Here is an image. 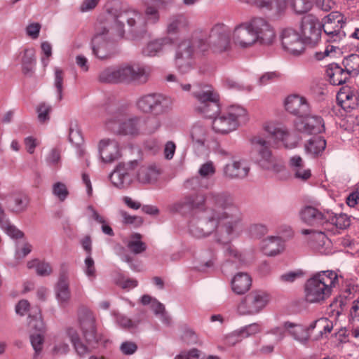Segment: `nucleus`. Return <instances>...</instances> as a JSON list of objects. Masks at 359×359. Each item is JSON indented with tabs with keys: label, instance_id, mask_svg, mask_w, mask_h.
Segmentation results:
<instances>
[{
	"label": "nucleus",
	"instance_id": "f257e3e1",
	"mask_svg": "<svg viewBox=\"0 0 359 359\" xmlns=\"http://www.w3.org/2000/svg\"><path fill=\"white\" fill-rule=\"evenodd\" d=\"M210 207L193 219L189 224L191 233L201 238L215 230L231 235L242 221L243 215L235 203L233 197L227 191H210L208 194Z\"/></svg>",
	"mask_w": 359,
	"mask_h": 359
},
{
	"label": "nucleus",
	"instance_id": "f03ea898",
	"mask_svg": "<svg viewBox=\"0 0 359 359\" xmlns=\"http://www.w3.org/2000/svg\"><path fill=\"white\" fill-rule=\"evenodd\" d=\"M193 95L198 102L195 107L196 111L204 117L213 118L212 129L216 133H229L248 120L246 110L238 105H232L218 115L219 97L210 86L198 85L193 91Z\"/></svg>",
	"mask_w": 359,
	"mask_h": 359
},
{
	"label": "nucleus",
	"instance_id": "7ed1b4c3",
	"mask_svg": "<svg viewBox=\"0 0 359 359\" xmlns=\"http://www.w3.org/2000/svg\"><path fill=\"white\" fill-rule=\"evenodd\" d=\"M80 329L83 337L86 343L84 344L76 331L73 327L66 330L67 336L72 342L74 350L80 358H84L95 348L100 340V337L97 333L95 318L93 313L88 311H83L79 316Z\"/></svg>",
	"mask_w": 359,
	"mask_h": 359
},
{
	"label": "nucleus",
	"instance_id": "20e7f679",
	"mask_svg": "<svg viewBox=\"0 0 359 359\" xmlns=\"http://www.w3.org/2000/svg\"><path fill=\"white\" fill-rule=\"evenodd\" d=\"M149 67L134 65L110 66L102 69L98 75V81L104 83H146L150 76Z\"/></svg>",
	"mask_w": 359,
	"mask_h": 359
},
{
	"label": "nucleus",
	"instance_id": "39448f33",
	"mask_svg": "<svg viewBox=\"0 0 359 359\" xmlns=\"http://www.w3.org/2000/svg\"><path fill=\"white\" fill-rule=\"evenodd\" d=\"M338 283L334 271H323L313 275L305 284V297L309 303H323L328 299Z\"/></svg>",
	"mask_w": 359,
	"mask_h": 359
},
{
	"label": "nucleus",
	"instance_id": "423d86ee",
	"mask_svg": "<svg viewBox=\"0 0 359 359\" xmlns=\"http://www.w3.org/2000/svg\"><path fill=\"white\" fill-rule=\"evenodd\" d=\"M201 52L208 50V45L197 33L190 37L181 40L177 45L174 62L177 69L182 74L189 72L194 67L196 50Z\"/></svg>",
	"mask_w": 359,
	"mask_h": 359
},
{
	"label": "nucleus",
	"instance_id": "0eeeda50",
	"mask_svg": "<svg viewBox=\"0 0 359 359\" xmlns=\"http://www.w3.org/2000/svg\"><path fill=\"white\" fill-rule=\"evenodd\" d=\"M253 151L255 154L256 163L263 169L276 172L283 169L281 162L276 160L270 149V142L262 135H256L250 139Z\"/></svg>",
	"mask_w": 359,
	"mask_h": 359
},
{
	"label": "nucleus",
	"instance_id": "6e6552de",
	"mask_svg": "<svg viewBox=\"0 0 359 359\" xmlns=\"http://www.w3.org/2000/svg\"><path fill=\"white\" fill-rule=\"evenodd\" d=\"M109 28L105 25L97 26L91 41L93 55L100 60L111 57L116 53V45L108 38Z\"/></svg>",
	"mask_w": 359,
	"mask_h": 359
},
{
	"label": "nucleus",
	"instance_id": "1a4fd4ad",
	"mask_svg": "<svg viewBox=\"0 0 359 359\" xmlns=\"http://www.w3.org/2000/svg\"><path fill=\"white\" fill-rule=\"evenodd\" d=\"M171 104L170 98L157 93L145 95L137 102V107L141 111L155 115L166 112L170 109Z\"/></svg>",
	"mask_w": 359,
	"mask_h": 359
},
{
	"label": "nucleus",
	"instance_id": "9d476101",
	"mask_svg": "<svg viewBox=\"0 0 359 359\" xmlns=\"http://www.w3.org/2000/svg\"><path fill=\"white\" fill-rule=\"evenodd\" d=\"M339 12H332L323 18L322 29L326 36V41L338 43L344 39L346 34L342 30L345 22Z\"/></svg>",
	"mask_w": 359,
	"mask_h": 359
},
{
	"label": "nucleus",
	"instance_id": "9b49d317",
	"mask_svg": "<svg viewBox=\"0 0 359 359\" xmlns=\"http://www.w3.org/2000/svg\"><path fill=\"white\" fill-rule=\"evenodd\" d=\"M198 35L204 39L208 45V49L210 48L215 53H221L227 50L230 47V33L224 25H215L212 28L208 39L202 34H198Z\"/></svg>",
	"mask_w": 359,
	"mask_h": 359
},
{
	"label": "nucleus",
	"instance_id": "f8f14e48",
	"mask_svg": "<svg viewBox=\"0 0 359 359\" xmlns=\"http://www.w3.org/2000/svg\"><path fill=\"white\" fill-rule=\"evenodd\" d=\"M322 22L312 15L308 14L302 18L300 24L301 36L305 44L314 46L321 38Z\"/></svg>",
	"mask_w": 359,
	"mask_h": 359
},
{
	"label": "nucleus",
	"instance_id": "ddd939ff",
	"mask_svg": "<svg viewBox=\"0 0 359 359\" xmlns=\"http://www.w3.org/2000/svg\"><path fill=\"white\" fill-rule=\"evenodd\" d=\"M269 301V295L263 291H252L247 294L238 306L241 315H254L262 311Z\"/></svg>",
	"mask_w": 359,
	"mask_h": 359
},
{
	"label": "nucleus",
	"instance_id": "4468645a",
	"mask_svg": "<svg viewBox=\"0 0 359 359\" xmlns=\"http://www.w3.org/2000/svg\"><path fill=\"white\" fill-rule=\"evenodd\" d=\"M121 113L112 116L106 121L107 128L114 133L123 135H135L139 133L140 119L137 117L122 121Z\"/></svg>",
	"mask_w": 359,
	"mask_h": 359
},
{
	"label": "nucleus",
	"instance_id": "2eb2a0df",
	"mask_svg": "<svg viewBox=\"0 0 359 359\" xmlns=\"http://www.w3.org/2000/svg\"><path fill=\"white\" fill-rule=\"evenodd\" d=\"M256 42L271 45L275 40L276 32L273 27L262 18H254L249 21Z\"/></svg>",
	"mask_w": 359,
	"mask_h": 359
},
{
	"label": "nucleus",
	"instance_id": "dca6fc26",
	"mask_svg": "<svg viewBox=\"0 0 359 359\" xmlns=\"http://www.w3.org/2000/svg\"><path fill=\"white\" fill-rule=\"evenodd\" d=\"M283 49L293 55H299L304 50V42L301 35L294 29L287 28L280 34Z\"/></svg>",
	"mask_w": 359,
	"mask_h": 359
},
{
	"label": "nucleus",
	"instance_id": "f3484780",
	"mask_svg": "<svg viewBox=\"0 0 359 359\" xmlns=\"http://www.w3.org/2000/svg\"><path fill=\"white\" fill-rule=\"evenodd\" d=\"M137 162L135 161L127 163H120L118 164L109 176L113 184L119 189L129 187L133 182L132 172L134 170V165H137Z\"/></svg>",
	"mask_w": 359,
	"mask_h": 359
},
{
	"label": "nucleus",
	"instance_id": "a211bd4d",
	"mask_svg": "<svg viewBox=\"0 0 359 359\" xmlns=\"http://www.w3.org/2000/svg\"><path fill=\"white\" fill-rule=\"evenodd\" d=\"M264 128L271 138L282 142L285 148L292 149L297 147L299 142L298 137L291 133L286 126L268 123L264 126Z\"/></svg>",
	"mask_w": 359,
	"mask_h": 359
},
{
	"label": "nucleus",
	"instance_id": "6ab92c4d",
	"mask_svg": "<svg viewBox=\"0 0 359 359\" xmlns=\"http://www.w3.org/2000/svg\"><path fill=\"white\" fill-rule=\"evenodd\" d=\"M296 129L306 134H317L325 130L324 121L319 116H304L302 118H297L294 121Z\"/></svg>",
	"mask_w": 359,
	"mask_h": 359
},
{
	"label": "nucleus",
	"instance_id": "aec40b11",
	"mask_svg": "<svg viewBox=\"0 0 359 359\" xmlns=\"http://www.w3.org/2000/svg\"><path fill=\"white\" fill-rule=\"evenodd\" d=\"M285 109L290 114L302 118L309 114V104L304 97L291 95L285 100Z\"/></svg>",
	"mask_w": 359,
	"mask_h": 359
},
{
	"label": "nucleus",
	"instance_id": "412c9836",
	"mask_svg": "<svg viewBox=\"0 0 359 359\" xmlns=\"http://www.w3.org/2000/svg\"><path fill=\"white\" fill-rule=\"evenodd\" d=\"M233 40L236 45L241 48H248L256 43L249 22L236 27L233 32Z\"/></svg>",
	"mask_w": 359,
	"mask_h": 359
},
{
	"label": "nucleus",
	"instance_id": "4be33fe9",
	"mask_svg": "<svg viewBox=\"0 0 359 359\" xmlns=\"http://www.w3.org/2000/svg\"><path fill=\"white\" fill-rule=\"evenodd\" d=\"M250 172V167L243 161H233L222 169L223 177L227 180H242Z\"/></svg>",
	"mask_w": 359,
	"mask_h": 359
},
{
	"label": "nucleus",
	"instance_id": "5701e85b",
	"mask_svg": "<svg viewBox=\"0 0 359 359\" xmlns=\"http://www.w3.org/2000/svg\"><path fill=\"white\" fill-rule=\"evenodd\" d=\"M203 196L192 194L170 205L169 210L172 212H186L199 208L204 203Z\"/></svg>",
	"mask_w": 359,
	"mask_h": 359
},
{
	"label": "nucleus",
	"instance_id": "b1692460",
	"mask_svg": "<svg viewBox=\"0 0 359 359\" xmlns=\"http://www.w3.org/2000/svg\"><path fill=\"white\" fill-rule=\"evenodd\" d=\"M99 152L104 162L111 163L119 157L118 144L114 140H101L99 142Z\"/></svg>",
	"mask_w": 359,
	"mask_h": 359
},
{
	"label": "nucleus",
	"instance_id": "393cba45",
	"mask_svg": "<svg viewBox=\"0 0 359 359\" xmlns=\"http://www.w3.org/2000/svg\"><path fill=\"white\" fill-rule=\"evenodd\" d=\"M30 204V198L25 192L18 191L12 194L7 202V208L13 214L25 212Z\"/></svg>",
	"mask_w": 359,
	"mask_h": 359
},
{
	"label": "nucleus",
	"instance_id": "a878e982",
	"mask_svg": "<svg viewBox=\"0 0 359 359\" xmlns=\"http://www.w3.org/2000/svg\"><path fill=\"white\" fill-rule=\"evenodd\" d=\"M327 211L322 212L312 206H306L299 212L302 222L311 225L318 226L326 223Z\"/></svg>",
	"mask_w": 359,
	"mask_h": 359
},
{
	"label": "nucleus",
	"instance_id": "bb28decb",
	"mask_svg": "<svg viewBox=\"0 0 359 359\" xmlns=\"http://www.w3.org/2000/svg\"><path fill=\"white\" fill-rule=\"evenodd\" d=\"M56 298L60 304H66L70 299L69 276L65 269L60 270L57 283L55 287Z\"/></svg>",
	"mask_w": 359,
	"mask_h": 359
},
{
	"label": "nucleus",
	"instance_id": "cd10ccee",
	"mask_svg": "<svg viewBox=\"0 0 359 359\" xmlns=\"http://www.w3.org/2000/svg\"><path fill=\"white\" fill-rule=\"evenodd\" d=\"M141 20V15L138 12L127 11L120 13L116 19V38L121 39L124 36L123 26L126 22L130 27H133L136 22Z\"/></svg>",
	"mask_w": 359,
	"mask_h": 359
},
{
	"label": "nucleus",
	"instance_id": "c85d7f7f",
	"mask_svg": "<svg viewBox=\"0 0 359 359\" xmlns=\"http://www.w3.org/2000/svg\"><path fill=\"white\" fill-rule=\"evenodd\" d=\"M327 76L331 84L334 86L342 85L349 79L350 74L344 67L343 69L337 63L330 64L326 69Z\"/></svg>",
	"mask_w": 359,
	"mask_h": 359
},
{
	"label": "nucleus",
	"instance_id": "c756f323",
	"mask_svg": "<svg viewBox=\"0 0 359 359\" xmlns=\"http://www.w3.org/2000/svg\"><path fill=\"white\" fill-rule=\"evenodd\" d=\"M174 40L170 36H163L149 41L142 50V53L147 56H156L162 53L165 47L172 46Z\"/></svg>",
	"mask_w": 359,
	"mask_h": 359
},
{
	"label": "nucleus",
	"instance_id": "7c9ffc66",
	"mask_svg": "<svg viewBox=\"0 0 359 359\" xmlns=\"http://www.w3.org/2000/svg\"><path fill=\"white\" fill-rule=\"evenodd\" d=\"M283 327L294 340L303 345L308 344L310 339V334L308 332V329H306V327L289 321L285 322Z\"/></svg>",
	"mask_w": 359,
	"mask_h": 359
},
{
	"label": "nucleus",
	"instance_id": "2f4dec72",
	"mask_svg": "<svg viewBox=\"0 0 359 359\" xmlns=\"http://www.w3.org/2000/svg\"><path fill=\"white\" fill-rule=\"evenodd\" d=\"M290 166L294 177L302 181H306L311 176L310 169L305 168L303 159L299 156H294L290 160Z\"/></svg>",
	"mask_w": 359,
	"mask_h": 359
},
{
	"label": "nucleus",
	"instance_id": "473e14b6",
	"mask_svg": "<svg viewBox=\"0 0 359 359\" xmlns=\"http://www.w3.org/2000/svg\"><path fill=\"white\" fill-rule=\"evenodd\" d=\"M27 325L30 330L36 333H44L46 331V325L42 319L41 309L38 306L31 308L29 316Z\"/></svg>",
	"mask_w": 359,
	"mask_h": 359
},
{
	"label": "nucleus",
	"instance_id": "72a5a7b5",
	"mask_svg": "<svg viewBox=\"0 0 359 359\" xmlns=\"http://www.w3.org/2000/svg\"><path fill=\"white\" fill-rule=\"evenodd\" d=\"M252 279L247 273H238L231 280V287L234 292L242 294L246 292L250 287Z\"/></svg>",
	"mask_w": 359,
	"mask_h": 359
},
{
	"label": "nucleus",
	"instance_id": "f704fd0d",
	"mask_svg": "<svg viewBox=\"0 0 359 359\" xmlns=\"http://www.w3.org/2000/svg\"><path fill=\"white\" fill-rule=\"evenodd\" d=\"M160 172L155 165H142L137 171V180L142 184H150L157 180Z\"/></svg>",
	"mask_w": 359,
	"mask_h": 359
},
{
	"label": "nucleus",
	"instance_id": "c9c22d12",
	"mask_svg": "<svg viewBox=\"0 0 359 359\" xmlns=\"http://www.w3.org/2000/svg\"><path fill=\"white\" fill-rule=\"evenodd\" d=\"M187 26L188 20L184 15H173L168 20L166 32L168 34H176Z\"/></svg>",
	"mask_w": 359,
	"mask_h": 359
},
{
	"label": "nucleus",
	"instance_id": "e433bc0d",
	"mask_svg": "<svg viewBox=\"0 0 359 359\" xmlns=\"http://www.w3.org/2000/svg\"><path fill=\"white\" fill-rule=\"evenodd\" d=\"M218 242H222L225 245L224 253L226 256L232 257L235 259V261L237 259L239 265H242L243 264L244 260L242 258V255L239 254L235 247L229 244V238H225L224 240L218 239ZM235 261L231 260L225 262L222 266V272L226 273L229 268L233 266V262Z\"/></svg>",
	"mask_w": 359,
	"mask_h": 359
},
{
	"label": "nucleus",
	"instance_id": "4c0bfd02",
	"mask_svg": "<svg viewBox=\"0 0 359 359\" xmlns=\"http://www.w3.org/2000/svg\"><path fill=\"white\" fill-rule=\"evenodd\" d=\"M262 250L267 256H276L283 250L282 241L279 237H268L262 241Z\"/></svg>",
	"mask_w": 359,
	"mask_h": 359
},
{
	"label": "nucleus",
	"instance_id": "58836bf2",
	"mask_svg": "<svg viewBox=\"0 0 359 359\" xmlns=\"http://www.w3.org/2000/svg\"><path fill=\"white\" fill-rule=\"evenodd\" d=\"M305 151L312 156L321 155L326 147L325 140L320 136L311 137L307 143L305 144Z\"/></svg>",
	"mask_w": 359,
	"mask_h": 359
},
{
	"label": "nucleus",
	"instance_id": "ea45409f",
	"mask_svg": "<svg viewBox=\"0 0 359 359\" xmlns=\"http://www.w3.org/2000/svg\"><path fill=\"white\" fill-rule=\"evenodd\" d=\"M69 140L77 148L78 155L79 157H83L85 155V149L81 147L83 144V138L81 132L77 128L76 123H71L69 127Z\"/></svg>",
	"mask_w": 359,
	"mask_h": 359
},
{
	"label": "nucleus",
	"instance_id": "a19ab883",
	"mask_svg": "<svg viewBox=\"0 0 359 359\" xmlns=\"http://www.w3.org/2000/svg\"><path fill=\"white\" fill-rule=\"evenodd\" d=\"M287 4L288 0H261L257 8H266L280 13L286 10Z\"/></svg>",
	"mask_w": 359,
	"mask_h": 359
},
{
	"label": "nucleus",
	"instance_id": "79ce46f5",
	"mask_svg": "<svg viewBox=\"0 0 359 359\" xmlns=\"http://www.w3.org/2000/svg\"><path fill=\"white\" fill-rule=\"evenodd\" d=\"M141 237L140 233H134L126 243L127 248L134 255L141 254L147 249V245L141 241Z\"/></svg>",
	"mask_w": 359,
	"mask_h": 359
},
{
	"label": "nucleus",
	"instance_id": "37998d69",
	"mask_svg": "<svg viewBox=\"0 0 359 359\" xmlns=\"http://www.w3.org/2000/svg\"><path fill=\"white\" fill-rule=\"evenodd\" d=\"M326 223H330L342 229L349 226L350 219L345 214L336 215L327 211Z\"/></svg>",
	"mask_w": 359,
	"mask_h": 359
},
{
	"label": "nucleus",
	"instance_id": "c03bdc74",
	"mask_svg": "<svg viewBox=\"0 0 359 359\" xmlns=\"http://www.w3.org/2000/svg\"><path fill=\"white\" fill-rule=\"evenodd\" d=\"M190 135L194 142L203 146L206 140L207 130L202 125L195 124L191 129Z\"/></svg>",
	"mask_w": 359,
	"mask_h": 359
},
{
	"label": "nucleus",
	"instance_id": "a18cd8bd",
	"mask_svg": "<svg viewBox=\"0 0 359 359\" xmlns=\"http://www.w3.org/2000/svg\"><path fill=\"white\" fill-rule=\"evenodd\" d=\"M216 258L212 252H208L201 257L199 264L196 267L200 271L208 272L215 269Z\"/></svg>",
	"mask_w": 359,
	"mask_h": 359
},
{
	"label": "nucleus",
	"instance_id": "49530a36",
	"mask_svg": "<svg viewBox=\"0 0 359 359\" xmlns=\"http://www.w3.org/2000/svg\"><path fill=\"white\" fill-rule=\"evenodd\" d=\"M0 224L1 228L10 237L16 239L24 237V233L17 229L14 225L11 224L9 220L6 218V216L0 218Z\"/></svg>",
	"mask_w": 359,
	"mask_h": 359
},
{
	"label": "nucleus",
	"instance_id": "de8ad7c7",
	"mask_svg": "<svg viewBox=\"0 0 359 359\" xmlns=\"http://www.w3.org/2000/svg\"><path fill=\"white\" fill-rule=\"evenodd\" d=\"M259 331H260L259 325L257 323H252V324L247 325L238 330L234 331L232 333V336H229L227 339H228L229 343H231L230 340L233 336L248 337L253 335L256 333L259 332ZM231 344H234L235 343L231 342Z\"/></svg>",
	"mask_w": 359,
	"mask_h": 359
},
{
	"label": "nucleus",
	"instance_id": "09e8293b",
	"mask_svg": "<svg viewBox=\"0 0 359 359\" xmlns=\"http://www.w3.org/2000/svg\"><path fill=\"white\" fill-rule=\"evenodd\" d=\"M34 63V51L31 49H26L22 59V71L25 74L32 72Z\"/></svg>",
	"mask_w": 359,
	"mask_h": 359
},
{
	"label": "nucleus",
	"instance_id": "8fccbe9b",
	"mask_svg": "<svg viewBox=\"0 0 359 359\" xmlns=\"http://www.w3.org/2000/svg\"><path fill=\"white\" fill-rule=\"evenodd\" d=\"M342 64L351 74V72H359V55L351 54L343 60Z\"/></svg>",
	"mask_w": 359,
	"mask_h": 359
},
{
	"label": "nucleus",
	"instance_id": "3c124183",
	"mask_svg": "<svg viewBox=\"0 0 359 359\" xmlns=\"http://www.w3.org/2000/svg\"><path fill=\"white\" fill-rule=\"evenodd\" d=\"M216 172V167L212 161H208L203 163L198 171L200 177L205 179L212 177Z\"/></svg>",
	"mask_w": 359,
	"mask_h": 359
},
{
	"label": "nucleus",
	"instance_id": "603ef678",
	"mask_svg": "<svg viewBox=\"0 0 359 359\" xmlns=\"http://www.w3.org/2000/svg\"><path fill=\"white\" fill-rule=\"evenodd\" d=\"M37 118L40 123H44L50 120V113L52 111L50 105L42 102L36 107Z\"/></svg>",
	"mask_w": 359,
	"mask_h": 359
},
{
	"label": "nucleus",
	"instance_id": "864d4df0",
	"mask_svg": "<svg viewBox=\"0 0 359 359\" xmlns=\"http://www.w3.org/2000/svg\"><path fill=\"white\" fill-rule=\"evenodd\" d=\"M64 72L59 67L55 69L54 86L57 90V100H62Z\"/></svg>",
	"mask_w": 359,
	"mask_h": 359
},
{
	"label": "nucleus",
	"instance_id": "5fc2aeb1",
	"mask_svg": "<svg viewBox=\"0 0 359 359\" xmlns=\"http://www.w3.org/2000/svg\"><path fill=\"white\" fill-rule=\"evenodd\" d=\"M292 7L297 13L302 14L311 8L312 3L309 0H293Z\"/></svg>",
	"mask_w": 359,
	"mask_h": 359
},
{
	"label": "nucleus",
	"instance_id": "6e6d98bb",
	"mask_svg": "<svg viewBox=\"0 0 359 359\" xmlns=\"http://www.w3.org/2000/svg\"><path fill=\"white\" fill-rule=\"evenodd\" d=\"M43 333L37 332L36 334H32L30 336L31 344L35 351L34 357H36V355L39 354L42 349L43 342Z\"/></svg>",
	"mask_w": 359,
	"mask_h": 359
},
{
	"label": "nucleus",
	"instance_id": "4d7b16f0",
	"mask_svg": "<svg viewBox=\"0 0 359 359\" xmlns=\"http://www.w3.org/2000/svg\"><path fill=\"white\" fill-rule=\"evenodd\" d=\"M53 193L62 201L67 198L69 194L65 184L61 182H57L53 184Z\"/></svg>",
	"mask_w": 359,
	"mask_h": 359
},
{
	"label": "nucleus",
	"instance_id": "13d9d810",
	"mask_svg": "<svg viewBox=\"0 0 359 359\" xmlns=\"http://www.w3.org/2000/svg\"><path fill=\"white\" fill-rule=\"evenodd\" d=\"M120 215L123 217V222L126 224L140 226L143 223V219L141 217L130 215L123 210L120 211Z\"/></svg>",
	"mask_w": 359,
	"mask_h": 359
},
{
	"label": "nucleus",
	"instance_id": "bf43d9fd",
	"mask_svg": "<svg viewBox=\"0 0 359 359\" xmlns=\"http://www.w3.org/2000/svg\"><path fill=\"white\" fill-rule=\"evenodd\" d=\"M161 126V121L156 117H149L145 121V130L148 133H154Z\"/></svg>",
	"mask_w": 359,
	"mask_h": 359
},
{
	"label": "nucleus",
	"instance_id": "052dcab7",
	"mask_svg": "<svg viewBox=\"0 0 359 359\" xmlns=\"http://www.w3.org/2000/svg\"><path fill=\"white\" fill-rule=\"evenodd\" d=\"M353 98L356 100V97L353 95V93H350L345 95V100H339V98L337 97V100L344 110L350 112L357 106V103L355 101L353 102V104H348V102L349 101H352Z\"/></svg>",
	"mask_w": 359,
	"mask_h": 359
},
{
	"label": "nucleus",
	"instance_id": "680f3d73",
	"mask_svg": "<svg viewBox=\"0 0 359 359\" xmlns=\"http://www.w3.org/2000/svg\"><path fill=\"white\" fill-rule=\"evenodd\" d=\"M85 273L90 278H94L95 277V267L93 259L91 255H88L85 259Z\"/></svg>",
	"mask_w": 359,
	"mask_h": 359
},
{
	"label": "nucleus",
	"instance_id": "e2e57ef3",
	"mask_svg": "<svg viewBox=\"0 0 359 359\" xmlns=\"http://www.w3.org/2000/svg\"><path fill=\"white\" fill-rule=\"evenodd\" d=\"M250 232L252 236L259 238L266 233L267 228L264 224H255L250 226Z\"/></svg>",
	"mask_w": 359,
	"mask_h": 359
},
{
	"label": "nucleus",
	"instance_id": "0e129e2a",
	"mask_svg": "<svg viewBox=\"0 0 359 359\" xmlns=\"http://www.w3.org/2000/svg\"><path fill=\"white\" fill-rule=\"evenodd\" d=\"M145 15L147 20L152 23H156L159 20L158 11L153 6H147L145 9Z\"/></svg>",
	"mask_w": 359,
	"mask_h": 359
},
{
	"label": "nucleus",
	"instance_id": "69168bd1",
	"mask_svg": "<svg viewBox=\"0 0 359 359\" xmlns=\"http://www.w3.org/2000/svg\"><path fill=\"white\" fill-rule=\"evenodd\" d=\"M182 340L188 344H194L197 342L196 334L190 329H186L182 336Z\"/></svg>",
	"mask_w": 359,
	"mask_h": 359
},
{
	"label": "nucleus",
	"instance_id": "338daca9",
	"mask_svg": "<svg viewBox=\"0 0 359 359\" xmlns=\"http://www.w3.org/2000/svg\"><path fill=\"white\" fill-rule=\"evenodd\" d=\"M36 272L39 276H46L51 273L52 269L48 263H38L36 266Z\"/></svg>",
	"mask_w": 359,
	"mask_h": 359
},
{
	"label": "nucleus",
	"instance_id": "774afa93",
	"mask_svg": "<svg viewBox=\"0 0 359 359\" xmlns=\"http://www.w3.org/2000/svg\"><path fill=\"white\" fill-rule=\"evenodd\" d=\"M30 304L26 299H22L18 302L15 306V312L17 314L23 316L29 311Z\"/></svg>",
	"mask_w": 359,
	"mask_h": 359
}]
</instances>
